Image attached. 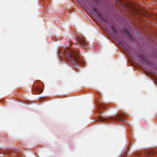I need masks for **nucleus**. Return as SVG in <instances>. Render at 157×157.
Segmentation results:
<instances>
[{
	"mask_svg": "<svg viewBox=\"0 0 157 157\" xmlns=\"http://www.w3.org/2000/svg\"><path fill=\"white\" fill-rule=\"evenodd\" d=\"M111 29L112 30V31L113 33H114L115 34H116V33H117V31L113 27H112Z\"/></svg>",
	"mask_w": 157,
	"mask_h": 157,
	"instance_id": "nucleus-5",
	"label": "nucleus"
},
{
	"mask_svg": "<svg viewBox=\"0 0 157 157\" xmlns=\"http://www.w3.org/2000/svg\"><path fill=\"white\" fill-rule=\"evenodd\" d=\"M98 120L101 121H104V119L102 117H100L98 118Z\"/></svg>",
	"mask_w": 157,
	"mask_h": 157,
	"instance_id": "nucleus-8",
	"label": "nucleus"
},
{
	"mask_svg": "<svg viewBox=\"0 0 157 157\" xmlns=\"http://www.w3.org/2000/svg\"><path fill=\"white\" fill-rule=\"evenodd\" d=\"M96 13L99 17H101V15L99 12L98 11Z\"/></svg>",
	"mask_w": 157,
	"mask_h": 157,
	"instance_id": "nucleus-9",
	"label": "nucleus"
},
{
	"mask_svg": "<svg viewBox=\"0 0 157 157\" xmlns=\"http://www.w3.org/2000/svg\"><path fill=\"white\" fill-rule=\"evenodd\" d=\"M92 10L94 12H95L96 13H97L98 11L97 9H96L94 7H93L92 8Z\"/></svg>",
	"mask_w": 157,
	"mask_h": 157,
	"instance_id": "nucleus-6",
	"label": "nucleus"
},
{
	"mask_svg": "<svg viewBox=\"0 0 157 157\" xmlns=\"http://www.w3.org/2000/svg\"><path fill=\"white\" fill-rule=\"evenodd\" d=\"M76 40L77 42L80 44V46L83 49L87 48L88 43L84 39L80 37H78L76 39Z\"/></svg>",
	"mask_w": 157,
	"mask_h": 157,
	"instance_id": "nucleus-2",
	"label": "nucleus"
},
{
	"mask_svg": "<svg viewBox=\"0 0 157 157\" xmlns=\"http://www.w3.org/2000/svg\"><path fill=\"white\" fill-rule=\"evenodd\" d=\"M20 157H22L21 156V155H20Z\"/></svg>",
	"mask_w": 157,
	"mask_h": 157,
	"instance_id": "nucleus-12",
	"label": "nucleus"
},
{
	"mask_svg": "<svg viewBox=\"0 0 157 157\" xmlns=\"http://www.w3.org/2000/svg\"><path fill=\"white\" fill-rule=\"evenodd\" d=\"M10 152H7L4 151L3 152V154H4L5 155H9L10 154Z\"/></svg>",
	"mask_w": 157,
	"mask_h": 157,
	"instance_id": "nucleus-7",
	"label": "nucleus"
},
{
	"mask_svg": "<svg viewBox=\"0 0 157 157\" xmlns=\"http://www.w3.org/2000/svg\"><path fill=\"white\" fill-rule=\"evenodd\" d=\"M124 32H125V33L126 34H127V36H128L130 38H132V36L130 34L129 32L128 31V30H127V29H125V30Z\"/></svg>",
	"mask_w": 157,
	"mask_h": 157,
	"instance_id": "nucleus-4",
	"label": "nucleus"
},
{
	"mask_svg": "<svg viewBox=\"0 0 157 157\" xmlns=\"http://www.w3.org/2000/svg\"><path fill=\"white\" fill-rule=\"evenodd\" d=\"M75 44H73V46H75Z\"/></svg>",
	"mask_w": 157,
	"mask_h": 157,
	"instance_id": "nucleus-10",
	"label": "nucleus"
},
{
	"mask_svg": "<svg viewBox=\"0 0 157 157\" xmlns=\"http://www.w3.org/2000/svg\"><path fill=\"white\" fill-rule=\"evenodd\" d=\"M61 55V56L64 55L65 58L74 65H78L81 64L77 49L72 50L71 48H67L64 50V52Z\"/></svg>",
	"mask_w": 157,
	"mask_h": 157,
	"instance_id": "nucleus-1",
	"label": "nucleus"
},
{
	"mask_svg": "<svg viewBox=\"0 0 157 157\" xmlns=\"http://www.w3.org/2000/svg\"><path fill=\"white\" fill-rule=\"evenodd\" d=\"M124 116V114H119L117 113L116 114V116L115 117H109L108 119V120H117L121 122H124L125 121L124 119L122 118Z\"/></svg>",
	"mask_w": 157,
	"mask_h": 157,
	"instance_id": "nucleus-3",
	"label": "nucleus"
},
{
	"mask_svg": "<svg viewBox=\"0 0 157 157\" xmlns=\"http://www.w3.org/2000/svg\"><path fill=\"white\" fill-rule=\"evenodd\" d=\"M63 57L62 59L63 60Z\"/></svg>",
	"mask_w": 157,
	"mask_h": 157,
	"instance_id": "nucleus-11",
	"label": "nucleus"
}]
</instances>
